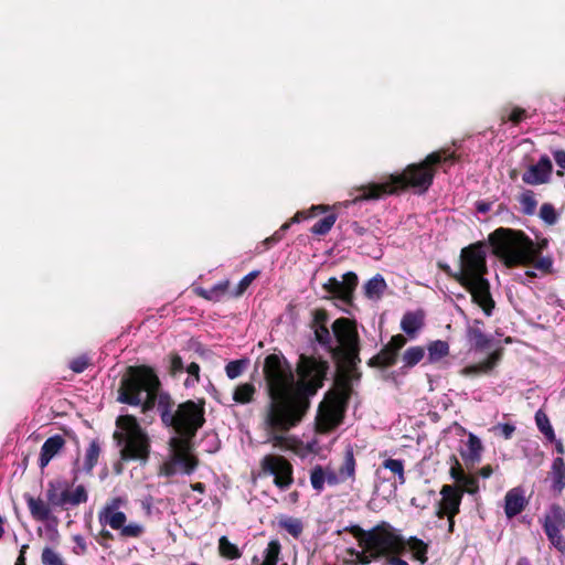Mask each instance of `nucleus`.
Instances as JSON below:
<instances>
[{
    "label": "nucleus",
    "instance_id": "1",
    "mask_svg": "<svg viewBox=\"0 0 565 565\" xmlns=\"http://www.w3.org/2000/svg\"><path fill=\"white\" fill-rule=\"evenodd\" d=\"M328 370L327 361L300 355L296 381L284 355L274 353L265 358L263 371L270 398L263 416L265 443L277 448L287 446L286 433L302 420L310 406V397L322 387Z\"/></svg>",
    "mask_w": 565,
    "mask_h": 565
},
{
    "label": "nucleus",
    "instance_id": "2",
    "mask_svg": "<svg viewBox=\"0 0 565 565\" xmlns=\"http://www.w3.org/2000/svg\"><path fill=\"white\" fill-rule=\"evenodd\" d=\"M161 419L172 426L179 436L170 439L171 455L160 467V475L172 477L178 473L190 475L196 468L198 461L191 454V439L204 424V404L188 401L172 412L162 407Z\"/></svg>",
    "mask_w": 565,
    "mask_h": 565
},
{
    "label": "nucleus",
    "instance_id": "3",
    "mask_svg": "<svg viewBox=\"0 0 565 565\" xmlns=\"http://www.w3.org/2000/svg\"><path fill=\"white\" fill-rule=\"evenodd\" d=\"M454 163L455 156L445 154L443 151L433 152L418 164L408 166L401 174H391L380 183H371L359 189V194L352 200L344 202L345 206L362 200H379L387 195L398 193L406 188H413L417 193H425L433 183V166Z\"/></svg>",
    "mask_w": 565,
    "mask_h": 565
},
{
    "label": "nucleus",
    "instance_id": "4",
    "mask_svg": "<svg viewBox=\"0 0 565 565\" xmlns=\"http://www.w3.org/2000/svg\"><path fill=\"white\" fill-rule=\"evenodd\" d=\"M460 270L456 279L465 286L486 316L490 317L494 309V300L490 294V284L484 278L487 273L486 250L481 245H470L461 250Z\"/></svg>",
    "mask_w": 565,
    "mask_h": 565
},
{
    "label": "nucleus",
    "instance_id": "5",
    "mask_svg": "<svg viewBox=\"0 0 565 565\" xmlns=\"http://www.w3.org/2000/svg\"><path fill=\"white\" fill-rule=\"evenodd\" d=\"M312 328L318 343L333 356L342 355L351 365L359 361V334L352 321L339 318L331 324L330 332L326 313L316 312Z\"/></svg>",
    "mask_w": 565,
    "mask_h": 565
},
{
    "label": "nucleus",
    "instance_id": "6",
    "mask_svg": "<svg viewBox=\"0 0 565 565\" xmlns=\"http://www.w3.org/2000/svg\"><path fill=\"white\" fill-rule=\"evenodd\" d=\"M354 537L361 548L356 558L363 565L380 559L386 561L388 556L401 554L405 550L404 540L387 523H382L367 531L358 527Z\"/></svg>",
    "mask_w": 565,
    "mask_h": 565
},
{
    "label": "nucleus",
    "instance_id": "7",
    "mask_svg": "<svg viewBox=\"0 0 565 565\" xmlns=\"http://www.w3.org/2000/svg\"><path fill=\"white\" fill-rule=\"evenodd\" d=\"M493 253L505 265H525L532 263L541 253V247L524 233L500 227L489 235Z\"/></svg>",
    "mask_w": 565,
    "mask_h": 565
},
{
    "label": "nucleus",
    "instance_id": "8",
    "mask_svg": "<svg viewBox=\"0 0 565 565\" xmlns=\"http://www.w3.org/2000/svg\"><path fill=\"white\" fill-rule=\"evenodd\" d=\"M160 382L158 376L148 367H130L121 380L118 401L134 406L141 405L143 411L154 406Z\"/></svg>",
    "mask_w": 565,
    "mask_h": 565
},
{
    "label": "nucleus",
    "instance_id": "9",
    "mask_svg": "<svg viewBox=\"0 0 565 565\" xmlns=\"http://www.w3.org/2000/svg\"><path fill=\"white\" fill-rule=\"evenodd\" d=\"M114 437L120 447L124 460H146L149 454V439L137 419L131 415H121L116 420Z\"/></svg>",
    "mask_w": 565,
    "mask_h": 565
},
{
    "label": "nucleus",
    "instance_id": "10",
    "mask_svg": "<svg viewBox=\"0 0 565 565\" xmlns=\"http://www.w3.org/2000/svg\"><path fill=\"white\" fill-rule=\"evenodd\" d=\"M126 504L127 499L124 497L110 499L98 512V522L103 526L118 531L121 537L138 539L145 533V526L138 522L126 524L127 516L121 511Z\"/></svg>",
    "mask_w": 565,
    "mask_h": 565
},
{
    "label": "nucleus",
    "instance_id": "11",
    "mask_svg": "<svg viewBox=\"0 0 565 565\" xmlns=\"http://www.w3.org/2000/svg\"><path fill=\"white\" fill-rule=\"evenodd\" d=\"M46 499L53 508L68 510L86 503L88 493L83 484L76 486L73 490L66 480H53L47 484Z\"/></svg>",
    "mask_w": 565,
    "mask_h": 565
},
{
    "label": "nucleus",
    "instance_id": "12",
    "mask_svg": "<svg viewBox=\"0 0 565 565\" xmlns=\"http://www.w3.org/2000/svg\"><path fill=\"white\" fill-rule=\"evenodd\" d=\"M260 468L264 473L274 477V483L280 490L288 489L294 482L292 466L282 456H264L260 460Z\"/></svg>",
    "mask_w": 565,
    "mask_h": 565
},
{
    "label": "nucleus",
    "instance_id": "13",
    "mask_svg": "<svg viewBox=\"0 0 565 565\" xmlns=\"http://www.w3.org/2000/svg\"><path fill=\"white\" fill-rule=\"evenodd\" d=\"M344 407L339 396L327 397L319 405L316 424L320 433L335 428L342 420Z\"/></svg>",
    "mask_w": 565,
    "mask_h": 565
},
{
    "label": "nucleus",
    "instance_id": "14",
    "mask_svg": "<svg viewBox=\"0 0 565 565\" xmlns=\"http://www.w3.org/2000/svg\"><path fill=\"white\" fill-rule=\"evenodd\" d=\"M356 284L358 276L349 271L342 275L341 279L330 277L322 287L328 295L339 298L344 303H350Z\"/></svg>",
    "mask_w": 565,
    "mask_h": 565
},
{
    "label": "nucleus",
    "instance_id": "15",
    "mask_svg": "<svg viewBox=\"0 0 565 565\" xmlns=\"http://www.w3.org/2000/svg\"><path fill=\"white\" fill-rule=\"evenodd\" d=\"M441 500L438 505V518L447 516L449 521V531L454 530V518L459 512L461 493L452 486H444L440 490Z\"/></svg>",
    "mask_w": 565,
    "mask_h": 565
},
{
    "label": "nucleus",
    "instance_id": "16",
    "mask_svg": "<svg viewBox=\"0 0 565 565\" xmlns=\"http://www.w3.org/2000/svg\"><path fill=\"white\" fill-rule=\"evenodd\" d=\"M324 476L328 486H337L348 479H354L355 476V459L353 447L348 445L344 451L343 461L338 471L327 467L324 468Z\"/></svg>",
    "mask_w": 565,
    "mask_h": 565
},
{
    "label": "nucleus",
    "instance_id": "17",
    "mask_svg": "<svg viewBox=\"0 0 565 565\" xmlns=\"http://www.w3.org/2000/svg\"><path fill=\"white\" fill-rule=\"evenodd\" d=\"M553 166L547 156H542L537 163L532 164L523 173L522 180L530 185H539L547 183L551 180Z\"/></svg>",
    "mask_w": 565,
    "mask_h": 565
},
{
    "label": "nucleus",
    "instance_id": "18",
    "mask_svg": "<svg viewBox=\"0 0 565 565\" xmlns=\"http://www.w3.org/2000/svg\"><path fill=\"white\" fill-rule=\"evenodd\" d=\"M526 503L525 491L522 487H515L509 490L504 497V513L507 518L512 519L520 514Z\"/></svg>",
    "mask_w": 565,
    "mask_h": 565
},
{
    "label": "nucleus",
    "instance_id": "19",
    "mask_svg": "<svg viewBox=\"0 0 565 565\" xmlns=\"http://www.w3.org/2000/svg\"><path fill=\"white\" fill-rule=\"evenodd\" d=\"M65 445V439L61 435L49 437L41 448L39 458L40 468H45L49 462L62 450Z\"/></svg>",
    "mask_w": 565,
    "mask_h": 565
},
{
    "label": "nucleus",
    "instance_id": "20",
    "mask_svg": "<svg viewBox=\"0 0 565 565\" xmlns=\"http://www.w3.org/2000/svg\"><path fill=\"white\" fill-rule=\"evenodd\" d=\"M543 527L545 532H562L565 529V510L558 504H552L545 514Z\"/></svg>",
    "mask_w": 565,
    "mask_h": 565
},
{
    "label": "nucleus",
    "instance_id": "21",
    "mask_svg": "<svg viewBox=\"0 0 565 565\" xmlns=\"http://www.w3.org/2000/svg\"><path fill=\"white\" fill-rule=\"evenodd\" d=\"M500 359H501V350H495L484 361L480 362L479 364L462 367L459 371V373H460V375L466 376V377L476 376L481 373H488L498 364Z\"/></svg>",
    "mask_w": 565,
    "mask_h": 565
},
{
    "label": "nucleus",
    "instance_id": "22",
    "mask_svg": "<svg viewBox=\"0 0 565 565\" xmlns=\"http://www.w3.org/2000/svg\"><path fill=\"white\" fill-rule=\"evenodd\" d=\"M25 502L30 510L32 518L36 521H47L52 516V505L44 502L41 498H33L30 494H25Z\"/></svg>",
    "mask_w": 565,
    "mask_h": 565
},
{
    "label": "nucleus",
    "instance_id": "23",
    "mask_svg": "<svg viewBox=\"0 0 565 565\" xmlns=\"http://www.w3.org/2000/svg\"><path fill=\"white\" fill-rule=\"evenodd\" d=\"M482 449L483 447L480 438L475 434L469 433L468 439L460 450V455L466 461L478 462L481 458Z\"/></svg>",
    "mask_w": 565,
    "mask_h": 565
},
{
    "label": "nucleus",
    "instance_id": "24",
    "mask_svg": "<svg viewBox=\"0 0 565 565\" xmlns=\"http://www.w3.org/2000/svg\"><path fill=\"white\" fill-rule=\"evenodd\" d=\"M480 324H482L480 320H475L473 326L467 328L468 342L475 350H484L491 342V338L482 332Z\"/></svg>",
    "mask_w": 565,
    "mask_h": 565
},
{
    "label": "nucleus",
    "instance_id": "25",
    "mask_svg": "<svg viewBox=\"0 0 565 565\" xmlns=\"http://www.w3.org/2000/svg\"><path fill=\"white\" fill-rule=\"evenodd\" d=\"M423 324L424 315L422 311L406 312L401 321L402 330L411 337H414L422 329Z\"/></svg>",
    "mask_w": 565,
    "mask_h": 565
},
{
    "label": "nucleus",
    "instance_id": "26",
    "mask_svg": "<svg viewBox=\"0 0 565 565\" xmlns=\"http://www.w3.org/2000/svg\"><path fill=\"white\" fill-rule=\"evenodd\" d=\"M552 489L561 493L565 488V461L562 457H556L552 462L551 470Z\"/></svg>",
    "mask_w": 565,
    "mask_h": 565
},
{
    "label": "nucleus",
    "instance_id": "27",
    "mask_svg": "<svg viewBox=\"0 0 565 565\" xmlns=\"http://www.w3.org/2000/svg\"><path fill=\"white\" fill-rule=\"evenodd\" d=\"M387 285L382 275L377 274L366 281L364 292L369 299H380Z\"/></svg>",
    "mask_w": 565,
    "mask_h": 565
},
{
    "label": "nucleus",
    "instance_id": "28",
    "mask_svg": "<svg viewBox=\"0 0 565 565\" xmlns=\"http://www.w3.org/2000/svg\"><path fill=\"white\" fill-rule=\"evenodd\" d=\"M406 545L415 559L419 561L422 564L427 562L428 544L423 540L411 536L405 543V546Z\"/></svg>",
    "mask_w": 565,
    "mask_h": 565
},
{
    "label": "nucleus",
    "instance_id": "29",
    "mask_svg": "<svg viewBox=\"0 0 565 565\" xmlns=\"http://www.w3.org/2000/svg\"><path fill=\"white\" fill-rule=\"evenodd\" d=\"M227 287H228V281H222V282L214 285L210 289H204V288L199 287L195 289V292H196V295H199L200 297H202L206 300L220 301L221 298L225 295Z\"/></svg>",
    "mask_w": 565,
    "mask_h": 565
},
{
    "label": "nucleus",
    "instance_id": "30",
    "mask_svg": "<svg viewBox=\"0 0 565 565\" xmlns=\"http://www.w3.org/2000/svg\"><path fill=\"white\" fill-rule=\"evenodd\" d=\"M424 356H425V350L423 347L416 345V347L408 348L402 356V362H403L402 370L411 369V367L415 366L424 359Z\"/></svg>",
    "mask_w": 565,
    "mask_h": 565
},
{
    "label": "nucleus",
    "instance_id": "31",
    "mask_svg": "<svg viewBox=\"0 0 565 565\" xmlns=\"http://www.w3.org/2000/svg\"><path fill=\"white\" fill-rule=\"evenodd\" d=\"M382 468L390 470L396 477V484H404L406 482L404 460L387 458L383 461Z\"/></svg>",
    "mask_w": 565,
    "mask_h": 565
},
{
    "label": "nucleus",
    "instance_id": "32",
    "mask_svg": "<svg viewBox=\"0 0 565 565\" xmlns=\"http://www.w3.org/2000/svg\"><path fill=\"white\" fill-rule=\"evenodd\" d=\"M100 445L98 440H92L88 448L86 449L83 470L86 473H90L97 463L100 455Z\"/></svg>",
    "mask_w": 565,
    "mask_h": 565
},
{
    "label": "nucleus",
    "instance_id": "33",
    "mask_svg": "<svg viewBox=\"0 0 565 565\" xmlns=\"http://www.w3.org/2000/svg\"><path fill=\"white\" fill-rule=\"evenodd\" d=\"M255 393L256 388L254 384L243 383L235 388L233 399L238 404H247L253 401Z\"/></svg>",
    "mask_w": 565,
    "mask_h": 565
},
{
    "label": "nucleus",
    "instance_id": "34",
    "mask_svg": "<svg viewBox=\"0 0 565 565\" xmlns=\"http://www.w3.org/2000/svg\"><path fill=\"white\" fill-rule=\"evenodd\" d=\"M427 351L428 361L435 363L449 353V345L446 341L436 340L428 344Z\"/></svg>",
    "mask_w": 565,
    "mask_h": 565
},
{
    "label": "nucleus",
    "instance_id": "35",
    "mask_svg": "<svg viewBox=\"0 0 565 565\" xmlns=\"http://www.w3.org/2000/svg\"><path fill=\"white\" fill-rule=\"evenodd\" d=\"M279 526L295 539L299 537L303 530V523L300 519L287 515L279 519Z\"/></svg>",
    "mask_w": 565,
    "mask_h": 565
},
{
    "label": "nucleus",
    "instance_id": "36",
    "mask_svg": "<svg viewBox=\"0 0 565 565\" xmlns=\"http://www.w3.org/2000/svg\"><path fill=\"white\" fill-rule=\"evenodd\" d=\"M535 423L539 430L545 436L547 440H555L554 429L547 415L542 409H539L535 413Z\"/></svg>",
    "mask_w": 565,
    "mask_h": 565
},
{
    "label": "nucleus",
    "instance_id": "37",
    "mask_svg": "<svg viewBox=\"0 0 565 565\" xmlns=\"http://www.w3.org/2000/svg\"><path fill=\"white\" fill-rule=\"evenodd\" d=\"M397 353L385 345L371 361L375 365L388 367L395 364Z\"/></svg>",
    "mask_w": 565,
    "mask_h": 565
},
{
    "label": "nucleus",
    "instance_id": "38",
    "mask_svg": "<svg viewBox=\"0 0 565 565\" xmlns=\"http://www.w3.org/2000/svg\"><path fill=\"white\" fill-rule=\"evenodd\" d=\"M519 202L524 214L532 215L535 213L537 201L531 190H525L522 192Z\"/></svg>",
    "mask_w": 565,
    "mask_h": 565
},
{
    "label": "nucleus",
    "instance_id": "39",
    "mask_svg": "<svg viewBox=\"0 0 565 565\" xmlns=\"http://www.w3.org/2000/svg\"><path fill=\"white\" fill-rule=\"evenodd\" d=\"M249 361L247 359L234 360L226 364L225 373L228 379L234 380L243 374Z\"/></svg>",
    "mask_w": 565,
    "mask_h": 565
},
{
    "label": "nucleus",
    "instance_id": "40",
    "mask_svg": "<svg viewBox=\"0 0 565 565\" xmlns=\"http://www.w3.org/2000/svg\"><path fill=\"white\" fill-rule=\"evenodd\" d=\"M218 550L222 556L230 559H236L241 556L238 547L231 543L226 536L218 540Z\"/></svg>",
    "mask_w": 565,
    "mask_h": 565
},
{
    "label": "nucleus",
    "instance_id": "41",
    "mask_svg": "<svg viewBox=\"0 0 565 565\" xmlns=\"http://www.w3.org/2000/svg\"><path fill=\"white\" fill-rule=\"evenodd\" d=\"M337 221L335 214H330L319 220L312 227L311 233L315 235H326L330 232Z\"/></svg>",
    "mask_w": 565,
    "mask_h": 565
},
{
    "label": "nucleus",
    "instance_id": "42",
    "mask_svg": "<svg viewBox=\"0 0 565 565\" xmlns=\"http://www.w3.org/2000/svg\"><path fill=\"white\" fill-rule=\"evenodd\" d=\"M310 483L312 488L318 492H321L324 489L327 481L324 476V468L322 466H315L311 469Z\"/></svg>",
    "mask_w": 565,
    "mask_h": 565
},
{
    "label": "nucleus",
    "instance_id": "43",
    "mask_svg": "<svg viewBox=\"0 0 565 565\" xmlns=\"http://www.w3.org/2000/svg\"><path fill=\"white\" fill-rule=\"evenodd\" d=\"M71 539L72 542L74 543V545L72 546L73 554L82 556L88 552V547L89 545H92V543L88 542L86 537H84L81 534H73Z\"/></svg>",
    "mask_w": 565,
    "mask_h": 565
},
{
    "label": "nucleus",
    "instance_id": "44",
    "mask_svg": "<svg viewBox=\"0 0 565 565\" xmlns=\"http://www.w3.org/2000/svg\"><path fill=\"white\" fill-rule=\"evenodd\" d=\"M540 217L548 225H554L558 217L554 206L550 203H544L540 209Z\"/></svg>",
    "mask_w": 565,
    "mask_h": 565
},
{
    "label": "nucleus",
    "instance_id": "45",
    "mask_svg": "<svg viewBox=\"0 0 565 565\" xmlns=\"http://www.w3.org/2000/svg\"><path fill=\"white\" fill-rule=\"evenodd\" d=\"M279 555V544L270 542L265 552V558L262 565H277Z\"/></svg>",
    "mask_w": 565,
    "mask_h": 565
},
{
    "label": "nucleus",
    "instance_id": "46",
    "mask_svg": "<svg viewBox=\"0 0 565 565\" xmlns=\"http://www.w3.org/2000/svg\"><path fill=\"white\" fill-rule=\"evenodd\" d=\"M330 207L328 205H322V204H319V205H312L310 211H298L295 216L291 218L289 223L292 224V223H299L300 221L302 220H307L309 217H311V211L312 212H316V211H320V212H326L328 211Z\"/></svg>",
    "mask_w": 565,
    "mask_h": 565
},
{
    "label": "nucleus",
    "instance_id": "47",
    "mask_svg": "<svg viewBox=\"0 0 565 565\" xmlns=\"http://www.w3.org/2000/svg\"><path fill=\"white\" fill-rule=\"evenodd\" d=\"M547 539L550 540L551 544L562 555L565 556V537L561 534V532H556L553 530V532H545Z\"/></svg>",
    "mask_w": 565,
    "mask_h": 565
},
{
    "label": "nucleus",
    "instance_id": "48",
    "mask_svg": "<svg viewBox=\"0 0 565 565\" xmlns=\"http://www.w3.org/2000/svg\"><path fill=\"white\" fill-rule=\"evenodd\" d=\"M186 372L189 377L185 380L184 385L186 387L194 386L200 380V365L192 362L186 366Z\"/></svg>",
    "mask_w": 565,
    "mask_h": 565
},
{
    "label": "nucleus",
    "instance_id": "49",
    "mask_svg": "<svg viewBox=\"0 0 565 565\" xmlns=\"http://www.w3.org/2000/svg\"><path fill=\"white\" fill-rule=\"evenodd\" d=\"M495 435L502 436L504 439H510L515 431V426L510 423H500L491 429Z\"/></svg>",
    "mask_w": 565,
    "mask_h": 565
},
{
    "label": "nucleus",
    "instance_id": "50",
    "mask_svg": "<svg viewBox=\"0 0 565 565\" xmlns=\"http://www.w3.org/2000/svg\"><path fill=\"white\" fill-rule=\"evenodd\" d=\"M88 366V359L86 355H81L75 359H73L70 362V369L75 373H82L86 370Z\"/></svg>",
    "mask_w": 565,
    "mask_h": 565
},
{
    "label": "nucleus",
    "instance_id": "51",
    "mask_svg": "<svg viewBox=\"0 0 565 565\" xmlns=\"http://www.w3.org/2000/svg\"><path fill=\"white\" fill-rule=\"evenodd\" d=\"M460 486L469 493H476L479 489L478 479L473 476L465 475Z\"/></svg>",
    "mask_w": 565,
    "mask_h": 565
},
{
    "label": "nucleus",
    "instance_id": "52",
    "mask_svg": "<svg viewBox=\"0 0 565 565\" xmlns=\"http://www.w3.org/2000/svg\"><path fill=\"white\" fill-rule=\"evenodd\" d=\"M289 228V223H285L280 228L279 231H277L273 236L270 237H267L264 242H263V245L265 247V249H268L271 245L276 244L277 242H279L281 239V233L287 231Z\"/></svg>",
    "mask_w": 565,
    "mask_h": 565
},
{
    "label": "nucleus",
    "instance_id": "53",
    "mask_svg": "<svg viewBox=\"0 0 565 565\" xmlns=\"http://www.w3.org/2000/svg\"><path fill=\"white\" fill-rule=\"evenodd\" d=\"M258 274H259L258 270H254V271H250L247 275H245L238 284L239 290H238L237 295L242 294L252 284V281L258 276Z\"/></svg>",
    "mask_w": 565,
    "mask_h": 565
},
{
    "label": "nucleus",
    "instance_id": "54",
    "mask_svg": "<svg viewBox=\"0 0 565 565\" xmlns=\"http://www.w3.org/2000/svg\"><path fill=\"white\" fill-rule=\"evenodd\" d=\"M406 344V339L402 334L392 337L391 341L386 344L390 349L398 353V351Z\"/></svg>",
    "mask_w": 565,
    "mask_h": 565
},
{
    "label": "nucleus",
    "instance_id": "55",
    "mask_svg": "<svg viewBox=\"0 0 565 565\" xmlns=\"http://www.w3.org/2000/svg\"><path fill=\"white\" fill-rule=\"evenodd\" d=\"M553 262L550 257H541L534 263V268L542 273H550Z\"/></svg>",
    "mask_w": 565,
    "mask_h": 565
},
{
    "label": "nucleus",
    "instance_id": "56",
    "mask_svg": "<svg viewBox=\"0 0 565 565\" xmlns=\"http://www.w3.org/2000/svg\"><path fill=\"white\" fill-rule=\"evenodd\" d=\"M525 118V110L519 107H515L511 110L508 116V119L512 121L514 125H518Z\"/></svg>",
    "mask_w": 565,
    "mask_h": 565
},
{
    "label": "nucleus",
    "instance_id": "57",
    "mask_svg": "<svg viewBox=\"0 0 565 565\" xmlns=\"http://www.w3.org/2000/svg\"><path fill=\"white\" fill-rule=\"evenodd\" d=\"M170 370L172 374L181 373L184 370L183 361L179 355L171 358Z\"/></svg>",
    "mask_w": 565,
    "mask_h": 565
},
{
    "label": "nucleus",
    "instance_id": "58",
    "mask_svg": "<svg viewBox=\"0 0 565 565\" xmlns=\"http://www.w3.org/2000/svg\"><path fill=\"white\" fill-rule=\"evenodd\" d=\"M47 539L54 543L58 542L60 540V533L56 527V524H47L45 526Z\"/></svg>",
    "mask_w": 565,
    "mask_h": 565
},
{
    "label": "nucleus",
    "instance_id": "59",
    "mask_svg": "<svg viewBox=\"0 0 565 565\" xmlns=\"http://www.w3.org/2000/svg\"><path fill=\"white\" fill-rule=\"evenodd\" d=\"M399 554H393L384 561V565H409L406 561L398 557Z\"/></svg>",
    "mask_w": 565,
    "mask_h": 565
},
{
    "label": "nucleus",
    "instance_id": "60",
    "mask_svg": "<svg viewBox=\"0 0 565 565\" xmlns=\"http://www.w3.org/2000/svg\"><path fill=\"white\" fill-rule=\"evenodd\" d=\"M450 475H451V478L460 484L466 473L462 471V469L459 466H457V467H451Z\"/></svg>",
    "mask_w": 565,
    "mask_h": 565
},
{
    "label": "nucleus",
    "instance_id": "61",
    "mask_svg": "<svg viewBox=\"0 0 565 565\" xmlns=\"http://www.w3.org/2000/svg\"><path fill=\"white\" fill-rule=\"evenodd\" d=\"M492 203L486 202V201H477L476 202V210L478 213H487L491 210Z\"/></svg>",
    "mask_w": 565,
    "mask_h": 565
},
{
    "label": "nucleus",
    "instance_id": "62",
    "mask_svg": "<svg viewBox=\"0 0 565 565\" xmlns=\"http://www.w3.org/2000/svg\"><path fill=\"white\" fill-rule=\"evenodd\" d=\"M554 160L559 168L565 170V151H563V150L555 151Z\"/></svg>",
    "mask_w": 565,
    "mask_h": 565
},
{
    "label": "nucleus",
    "instance_id": "63",
    "mask_svg": "<svg viewBox=\"0 0 565 565\" xmlns=\"http://www.w3.org/2000/svg\"><path fill=\"white\" fill-rule=\"evenodd\" d=\"M141 507L142 509L146 511V513L148 515L151 514V509H152V498L151 497H147L145 498L142 501H141Z\"/></svg>",
    "mask_w": 565,
    "mask_h": 565
},
{
    "label": "nucleus",
    "instance_id": "64",
    "mask_svg": "<svg viewBox=\"0 0 565 565\" xmlns=\"http://www.w3.org/2000/svg\"><path fill=\"white\" fill-rule=\"evenodd\" d=\"M550 443H553L555 445V450L559 454V455H564L565 454V448H564V445L562 443L561 439H557L555 437V440H548Z\"/></svg>",
    "mask_w": 565,
    "mask_h": 565
}]
</instances>
